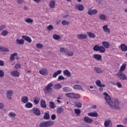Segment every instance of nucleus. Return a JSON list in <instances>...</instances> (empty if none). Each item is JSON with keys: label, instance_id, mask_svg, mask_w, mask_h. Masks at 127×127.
Returning a JSON list of instances; mask_svg holds the SVG:
<instances>
[{"label": "nucleus", "instance_id": "dca6fc26", "mask_svg": "<svg viewBox=\"0 0 127 127\" xmlns=\"http://www.w3.org/2000/svg\"><path fill=\"white\" fill-rule=\"evenodd\" d=\"M41 108H47V105H46V102L45 100L41 99Z\"/></svg>", "mask_w": 127, "mask_h": 127}, {"label": "nucleus", "instance_id": "4468645a", "mask_svg": "<svg viewBox=\"0 0 127 127\" xmlns=\"http://www.w3.org/2000/svg\"><path fill=\"white\" fill-rule=\"evenodd\" d=\"M22 38L24 39L26 41H27V42H29V43H31L32 41V40H31V38L27 36L23 35L22 36Z\"/></svg>", "mask_w": 127, "mask_h": 127}, {"label": "nucleus", "instance_id": "774afa93", "mask_svg": "<svg viewBox=\"0 0 127 127\" xmlns=\"http://www.w3.org/2000/svg\"><path fill=\"white\" fill-rule=\"evenodd\" d=\"M117 127H127L126 126H124V125H118L117 126Z\"/></svg>", "mask_w": 127, "mask_h": 127}, {"label": "nucleus", "instance_id": "0e129e2a", "mask_svg": "<svg viewBox=\"0 0 127 127\" xmlns=\"http://www.w3.org/2000/svg\"><path fill=\"white\" fill-rule=\"evenodd\" d=\"M24 2V0H17V3H19V4H21V3H23Z\"/></svg>", "mask_w": 127, "mask_h": 127}, {"label": "nucleus", "instance_id": "ea45409f", "mask_svg": "<svg viewBox=\"0 0 127 127\" xmlns=\"http://www.w3.org/2000/svg\"><path fill=\"white\" fill-rule=\"evenodd\" d=\"M53 38L55 39V40H59L61 38V36L57 35V34H54L53 36Z\"/></svg>", "mask_w": 127, "mask_h": 127}, {"label": "nucleus", "instance_id": "603ef678", "mask_svg": "<svg viewBox=\"0 0 127 127\" xmlns=\"http://www.w3.org/2000/svg\"><path fill=\"white\" fill-rule=\"evenodd\" d=\"M67 56H70L72 57L73 55H74V52H67Z\"/></svg>", "mask_w": 127, "mask_h": 127}, {"label": "nucleus", "instance_id": "2f4dec72", "mask_svg": "<svg viewBox=\"0 0 127 127\" xmlns=\"http://www.w3.org/2000/svg\"><path fill=\"white\" fill-rule=\"evenodd\" d=\"M98 51L101 52V53H105L106 52V48H105L103 46H100L99 47V50Z\"/></svg>", "mask_w": 127, "mask_h": 127}, {"label": "nucleus", "instance_id": "2eb2a0df", "mask_svg": "<svg viewBox=\"0 0 127 127\" xmlns=\"http://www.w3.org/2000/svg\"><path fill=\"white\" fill-rule=\"evenodd\" d=\"M11 75L13 77H19L20 73L17 70H14L11 72Z\"/></svg>", "mask_w": 127, "mask_h": 127}, {"label": "nucleus", "instance_id": "13d9d810", "mask_svg": "<svg viewBox=\"0 0 127 127\" xmlns=\"http://www.w3.org/2000/svg\"><path fill=\"white\" fill-rule=\"evenodd\" d=\"M58 80L61 81V80H65V77L62 75H60L58 77Z\"/></svg>", "mask_w": 127, "mask_h": 127}, {"label": "nucleus", "instance_id": "20e7f679", "mask_svg": "<svg viewBox=\"0 0 127 127\" xmlns=\"http://www.w3.org/2000/svg\"><path fill=\"white\" fill-rule=\"evenodd\" d=\"M32 113L36 115V116H40L41 115V112H40V109L39 108H34L32 111Z\"/></svg>", "mask_w": 127, "mask_h": 127}, {"label": "nucleus", "instance_id": "bf43d9fd", "mask_svg": "<svg viewBox=\"0 0 127 127\" xmlns=\"http://www.w3.org/2000/svg\"><path fill=\"white\" fill-rule=\"evenodd\" d=\"M116 85H117V87L118 88H122L123 87V86L122 85V84L120 82L116 83Z\"/></svg>", "mask_w": 127, "mask_h": 127}, {"label": "nucleus", "instance_id": "c9c22d12", "mask_svg": "<svg viewBox=\"0 0 127 127\" xmlns=\"http://www.w3.org/2000/svg\"><path fill=\"white\" fill-rule=\"evenodd\" d=\"M74 90H83V87H82L80 85H75L73 86Z\"/></svg>", "mask_w": 127, "mask_h": 127}, {"label": "nucleus", "instance_id": "aec40b11", "mask_svg": "<svg viewBox=\"0 0 127 127\" xmlns=\"http://www.w3.org/2000/svg\"><path fill=\"white\" fill-rule=\"evenodd\" d=\"M61 73H62V70L60 69V70H57V72L54 73V74L53 75V78H56V77H57V76H58V75H60V74H61Z\"/></svg>", "mask_w": 127, "mask_h": 127}, {"label": "nucleus", "instance_id": "0eeeda50", "mask_svg": "<svg viewBox=\"0 0 127 127\" xmlns=\"http://www.w3.org/2000/svg\"><path fill=\"white\" fill-rule=\"evenodd\" d=\"M94 71H95V72L98 74H100L104 72V70L102 69V68L99 67H94Z\"/></svg>", "mask_w": 127, "mask_h": 127}, {"label": "nucleus", "instance_id": "8fccbe9b", "mask_svg": "<svg viewBox=\"0 0 127 127\" xmlns=\"http://www.w3.org/2000/svg\"><path fill=\"white\" fill-rule=\"evenodd\" d=\"M74 113L76 115H79L81 114V110H80V109H74Z\"/></svg>", "mask_w": 127, "mask_h": 127}, {"label": "nucleus", "instance_id": "79ce46f5", "mask_svg": "<svg viewBox=\"0 0 127 127\" xmlns=\"http://www.w3.org/2000/svg\"><path fill=\"white\" fill-rule=\"evenodd\" d=\"M106 15H104V14H100L99 15V19H100V20H103L105 21L106 20Z\"/></svg>", "mask_w": 127, "mask_h": 127}, {"label": "nucleus", "instance_id": "f704fd0d", "mask_svg": "<svg viewBox=\"0 0 127 127\" xmlns=\"http://www.w3.org/2000/svg\"><path fill=\"white\" fill-rule=\"evenodd\" d=\"M126 67H127L126 64H123L120 67L119 72H123V71H125V69H126Z\"/></svg>", "mask_w": 127, "mask_h": 127}, {"label": "nucleus", "instance_id": "f03ea898", "mask_svg": "<svg viewBox=\"0 0 127 127\" xmlns=\"http://www.w3.org/2000/svg\"><path fill=\"white\" fill-rule=\"evenodd\" d=\"M54 122L52 121H44L42 122L39 125V127H52Z\"/></svg>", "mask_w": 127, "mask_h": 127}, {"label": "nucleus", "instance_id": "ddd939ff", "mask_svg": "<svg viewBox=\"0 0 127 127\" xmlns=\"http://www.w3.org/2000/svg\"><path fill=\"white\" fill-rule=\"evenodd\" d=\"M16 44L20 45H23L24 44V40L21 39L20 40L17 39L15 40Z\"/></svg>", "mask_w": 127, "mask_h": 127}, {"label": "nucleus", "instance_id": "7ed1b4c3", "mask_svg": "<svg viewBox=\"0 0 127 127\" xmlns=\"http://www.w3.org/2000/svg\"><path fill=\"white\" fill-rule=\"evenodd\" d=\"M51 87H53V83H50L47 86L44 88V91L46 94H50L53 91V89Z\"/></svg>", "mask_w": 127, "mask_h": 127}, {"label": "nucleus", "instance_id": "a878e982", "mask_svg": "<svg viewBox=\"0 0 127 127\" xmlns=\"http://www.w3.org/2000/svg\"><path fill=\"white\" fill-rule=\"evenodd\" d=\"M94 58H95V59H96V60L100 61V60H102V55L95 54L94 55Z\"/></svg>", "mask_w": 127, "mask_h": 127}, {"label": "nucleus", "instance_id": "b1692460", "mask_svg": "<svg viewBox=\"0 0 127 127\" xmlns=\"http://www.w3.org/2000/svg\"><path fill=\"white\" fill-rule=\"evenodd\" d=\"M63 91H64V92H65V93H68L69 92H71L72 89H71V88L69 87H64L63 88Z\"/></svg>", "mask_w": 127, "mask_h": 127}, {"label": "nucleus", "instance_id": "5701e85b", "mask_svg": "<svg viewBox=\"0 0 127 127\" xmlns=\"http://www.w3.org/2000/svg\"><path fill=\"white\" fill-rule=\"evenodd\" d=\"M63 73L65 75V76H66L67 77H71V73L67 69L64 70Z\"/></svg>", "mask_w": 127, "mask_h": 127}, {"label": "nucleus", "instance_id": "338daca9", "mask_svg": "<svg viewBox=\"0 0 127 127\" xmlns=\"http://www.w3.org/2000/svg\"><path fill=\"white\" fill-rule=\"evenodd\" d=\"M3 108H4L3 104L2 103H0V109L1 110H3Z\"/></svg>", "mask_w": 127, "mask_h": 127}, {"label": "nucleus", "instance_id": "c03bdc74", "mask_svg": "<svg viewBox=\"0 0 127 127\" xmlns=\"http://www.w3.org/2000/svg\"><path fill=\"white\" fill-rule=\"evenodd\" d=\"M99 49H100V46L99 45H96L93 47L94 51H99Z\"/></svg>", "mask_w": 127, "mask_h": 127}, {"label": "nucleus", "instance_id": "e433bc0d", "mask_svg": "<svg viewBox=\"0 0 127 127\" xmlns=\"http://www.w3.org/2000/svg\"><path fill=\"white\" fill-rule=\"evenodd\" d=\"M61 88H62V85L59 84H56L54 86V88L56 90H60V89H61Z\"/></svg>", "mask_w": 127, "mask_h": 127}, {"label": "nucleus", "instance_id": "1a4fd4ad", "mask_svg": "<svg viewBox=\"0 0 127 127\" xmlns=\"http://www.w3.org/2000/svg\"><path fill=\"white\" fill-rule=\"evenodd\" d=\"M75 8L79 10V11H83L84 10V6L81 4H77L75 5Z\"/></svg>", "mask_w": 127, "mask_h": 127}, {"label": "nucleus", "instance_id": "49530a36", "mask_svg": "<svg viewBox=\"0 0 127 127\" xmlns=\"http://www.w3.org/2000/svg\"><path fill=\"white\" fill-rule=\"evenodd\" d=\"M25 21L27 23H33V20L31 19V18H28L25 20Z\"/></svg>", "mask_w": 127, "mask_h": 127}, {"label": "nucleus", "instance_id": "6e6d98bb", "mask_svg": "<svg viewBox=\"0 0 127 127\" xmlns=\"http://www.w3.org/2000/svg\"><path fill=\"white\" fill-rule=\"evenodd\" d=\"M43 46V45L41 43H38L36 46L37 48H42Z\"/></svg>", "mask_w": 127, "mask_h": 127}, {"label": "nucleus", "instance_id": "4be33fe9", "mask_svg": "<svg viewBox=\"0 0 127 127\" xmlns=\"http://www.w3.org/2000/svg\"><path fill=\"white\" fill-rule=\"evenodd\" d=\"M102 45H103V47H105V48H110V43L107 41L102 42Z\"/></svg>", "mask_w": 127, "mask_h": 127}, {"label": "nucleus", "instance_id": "864d4df0", "mask_svg": "<svg viewBox=\"0 0 127 127\" xmlns=\"http://www.w3.org/2000/svg\"><path fill=\"white\" fill-rule=\"evenodd\" d=\"M62 24H63V25H68V24H69V22L66 21V20H63Z\"/></svg>", "mask_w": 127, "mask_h": 127}, {"label": "nucleus", "instance_id": "72a5a7b5", "mask_svg": "<svg viewBox=\"0 0 127 127\" xmlns=\"http://www.w3.org/2000/svg\"><path fill=\"white\" fill-rule=\"evenodd\" d=\"M49 6L51 8H54V6H55V0L51 1L49 4Z\"/></svg>", "mask_w": 127, "mask_h": 127}, {"label": "nucleus", "instance_id": "3c124183", "mask_svg": "<svg viewBox=\"0 0 127 127\" xmlns=\"http://www.w3.org/2000/svg\"><path fill=\"white\" fill-rule=\"evenodd\" d=\"M101 82L100 81V80H98L96 81V85L98 86V87H100L101 85Z\"/></svg>", "mask_w": 127, "mask_h": 127}, {"label": "nucleus", "instance_id": "cd10ccee", "mask_svg": "<svg viewBox=\"0 0 127 127\" xmlns=\"http://www.w3.org/2000/svg\"><path fill=\"white\" fill-rule=\"evenodd\" d=\"M15 56H17V53H15L11 54L10 58H9L10 61H13V60H14L15 59L14 58Z\"/></svg>", "mask_w": 127, "mask_h": 127}, {"label": "nucleus", "instance_id": "bb28decb", "mask_svg": "<svg viewBox=\"0 0 127 127\" xmlns=\"http://www.w3.org/2000/svg\"><path fill=\"white\" fill-rule=\"evenodd\" d=\"M121 50L122 51L126 52L127 50V46L126 45V44H122L121 45Z\"/></svg>", "mask_w": 127, "mask_h": 127}, {"label": "nucleus", "instance_id": "423d86ee", "mask_svg": "<svg viewBox=\"0 0 127 127\" xmlns=\"http://www.w3.org/2000/svg\"><path fill=\"white\" fill-rule=\"evenodd\" d=\"M6 98L8 100H12V98H11V96H12V94H13V91L11 90H9L6 92Z\"/></svg>", "mask_w": 127, "mask_h": 127}, {"label": "nucleus", "instance_id": "58836bf2", "mask_svg": "<svg viewBox=\"0 0 127 127\" xmlns=\"http://www.w3.org/2000/svg\"><path fill=\"white\" fill-rule=\"evenodd\" d=\"M87 33L88 36L91 38H95V37H96V35H95L94 33L91 32H87Z\"/></svg>", "mask_w": 127, "mask_h": 127}, {"label": "nucleus", "instance_id": "09e8293b", "mask_svg": "<svg viewBox=\"0 0 127 127\" xmlns=\"http://www.w3.org/2000/svg\"><path fill=\"white\" fill-rule=\"evenodd\" d=\"M4 76V71L2 70H0V78H2Z\"/></svg>", "mask_w": 127, "mask_h": 127}, {"label": "nucleus", "instance_id": "412c9836", "mask_svg": "<svg viewBox=\"0 0 127 127\" xmlns=\"http://www.w3.org/2000/svg\"><path fill=\"white\" fill-rule=\"evenodd\" d=\"M50 119V116L49 115V111H47L45 113L44 116V120H49Z\"/></svg>", "mask_w": 127, "mask_h": 127}, {"label": "nucleus", "instance_id": "052dcab7", "mask_svg": "<svg viewBox=\"0 0 127 127\" xmlns=\"http://www.w3.org/2000/svg\"><path fill=\"white\" fill-rule=\"evenodd\" d=\"M51 119L52 120V121H54V120L56 119V115H55V114H53L51 116Z\"/></svg>", "mask_w": 127, "mask_h": 127}, {"label": "nucleus", "instance_id": "a18cd8bd", "mask_svg": "<svg viewBox=\"0 0 127 127\" xmlns=\"http://www.w3.org/2000/svg\"><path fill=\"white\" fill-rule=\"evenodd\" d=\"M75 107H76V108H82V103L79 102H75Z\"/></svg>", "mask_w": 127, "mask_h": 127}, {"label": "nucleus", "instance_id": "c85d7f7f", "mask_svg": "<svg viewBox=\"0 0 127 127\" xmlns=\"http://www.w3.org/2000/svg\"><path fill=\"white\" fill-rule=\"evenodd\" d=\"M49 107L50 109H55L56 108V105H55V104L54 102L51 101L49 102Z\"/></svg>", "mask_w": 127, "mask_h": 127}, {"label": "nucleus", "instance_id": "4c0bfd02", "mask_svg": "<svg viewBox=\"0 0 127 127\" xmlns=\"http://www.w3.org/2000/svg\"><path fill=\"white\" fill-rule=\"evenodd\" d=\"M7 34H8V31L6 30H3L0 33V35H2V36H6Z\"/></svg>", "mask_w": 127, "mask_h": 127}, {"label": "nucleus", "instance_id": "4d7b16f0", "mask_svg": "<svg viewBox=\"0 0 127 127\" xmlns=\"http://www.w3.org/2000/svg\"><path fill=\"white\" fill-rule=\"evenodd\" d=\"M47 29L48 30H52V29H53V26H52V25L48 26Z\"/></svg>", "mask_w": 127, "mask_h": 127}, {"label": "nucleus", "instance_id": "473e14b6", "mask_svg": "<svg viewBox=\"0 0 127 127\" xmlns=\"http://www.w3.org/2000/svg\"><path fill=\"white\" fill-rule=\"evenodd\" d=\"M64 111V109L62 107H59L57 109V113L60 115Z\"/></svg>", "mask_w": 127, "mask_h": 127}, {"label": "nucleus", "instance_id": "37998d69", "mask_svg": "<svg viewBox=\"0 0 127 127\" xmlns=\"http://www.w3.org/2000/svg\"><path fill=\"white\" fill-rule=\"evenodd\" d=\"M8 51H9V50H8V49H7V48L2 47L1 48L0 52H8Z\"/></svg>", "mask_w": 127, "mask_h": 127}, {"label": "nucleus", "instance_id": "f257e3e1", "mask_svg": "<svg viewBox=\"0 0 127 127\" xmlns=\"http://www.w3.org/2000/svg\"><path fill=\"white\" fill-rule=\"evenodd\" d=\"M104 96V99L106 101L105 102L106 104L109 105V107L111 108V109H113L114 110H121V108L120 107V102L119 100L117 99L111 100V96L109 95L107 92H104L103 93Z\"/></svg>", "mask_w": 127, "mask_h": 127}, {"label": "nucleus", "instance_id": "6ab92c4d", "mask_svg": "<svg viewBox=\"0 0 127 127\" xmlns=\"http://www.w3.org/2000/svg\"><path fill=\"white\" fill-rule=\"evenodd\" d=\"M104 32H107V33H110L111 32V31L110 30V29L108 28V25H105L103 26L102 27Z\"/></svg>", "mask_w": 127, "mask_h": 127}, {"label": "nucleus", "instance_id": "a19ab883", "mask_svg": "<svg viewBox=\"0 0 127 127\" xmlns=\"http://www.w3.org/2000/svg\"><path fill=\"white\" fill-rule=\"evenodd\" d=\"M110 124H111V120L108 119L104 122V126L105 127H109V125H110Z\"/></svg>", "mask_w": 127, "mask_h": 127}, {"label": "nucleus", "instance_id": "7c9ffc66", "mask_svg": "<svg viewBox=\"0 0 127 127\" xmlns=\"http://www.w3.org/2000/svg\"><path fill=\"white\" fill-rule=\"evenodd\" d=\"M65 96L68 98H70V99H74V93H66Z\"/></svg>", "mask_w": 127, "mask_h": 127}, {"label": "nucleus", "instance_id": "e2e57ef3", "mask_svg": "<svg viewBox=\"0 0 127 127\" xmlns=\"http://www.w3.org/2000/svg\"><path fill=\"white\" fill-rule=\"evenodd\" d=\"M14 68L16 69H19V68H20V64H16L14 66Z\"/></svg>", "mask_w": 127, "mask_h": 127}, {"label": "nucleus", "instance_id": "393cba45", "mask_svg": "<svg viewBox=\"0 0 127 127\" xmlns=\"http://www.w3.org/2000/svg\"><path fill=\"white\" fill-rule=\"evenodd\" d=\"M25 107L27 109H30L33 107V104L30 102H27L25 105Z\"/></svg>", "mask_w": 127, "mask_h": 127}, {"label": "nucleus", "instance_id": "69168bd1", "mask_svg": "<svg viewBox=\"0 0 127 127\" xmlns=\"http://www.w3.org/2000/svg\"><path fill=\"white\" fill-rule=\"evenodd\" d=\"M65 48L62 47L60 48V51L61 52V53H63V52H64V50Z\"/></svg>", "mask_w": 127, "mask_h": 127}, {"label": "nucleus", "instance_id": "f8f14e48", "mask_svg": "<svg viewBox=\"0 0 127 127\" xmlns=\"http://www.w3.org/2000/svg\"><path fill=\"white\" fill-rule=\"evenodd\" d=\"M29 101L28 96H24L21 98V102L24 104H26Z\"/></svg>", "mask_w": 127, "mask_h": 127}, {"label": "nucleus", "instance_id": "9b49d317", "mask_svg": "<svg viewBox=\"0 0 127 127\" xmlns=\"http://www.w3.org/2000/svg\"><path fill=\"white\" fill-rule=\"evenodd\" d=\"M88 36L86 34H78L77 38L78 39H86Z\"/></svg>", "mask_w": 127, "mask_h": 127}, {"label": "nucleus", "instance_id": "5fc2aeb1", "mask_svg": "<svg viewBox=\"0 0 127 127\" xmlns=\"http://www.w3.org/2000/svg\"><path fill=\"white\" fill-rule=\"evenodd\" d=\"M16 116V114L15 113H13L12 112H10L9 113V117H10V118H12V117H15Z\"/></svg>", "mask_w": 127, "mask_h": 127}, {"label": "nucleus", "instance_id": "de8ad7c7", "mask_svg": "<svg viewBox=\"0 0 127 127\" xmlns=\"http://www.w3.org/2000/svg\"><path fill=\"white\" fill-rule=\"evenodd\" d=\"M80 94H73V99H80Z\"/></svg>", "mask_w": 127, "mask_h": 127}, {"label": "nucleus", "instance_id": "39448f33", "mask_svg": "<svg viewBox=\"0 0 127 127\" xmlns=\"http://www.w3.org/2000/svg\"><path fill=\"white\" fill-rule=\"evenodd\" d=\"M117 75L119 77V78H120V79H122V80H127V76L126 75V74H125V73L122 72H118Z\"/></svg>", "mask_w": 127, "mask_h": 127}, {"label": "nucleus", "instance_id": "a211bd4d", "mask_svg": "<svg viewBox=\"0 0 127 127\" xmlns=\"http://www.w3.org/2000/svg\"><path fill=\"white\" fill-rule=\"evenodd\" d=\"M89 117H93L94 118H98V113L97 112H90L88 113Z\"/></svg>", "mask_w": 127, "mask_h": 127}, {"label": "nucleus", "instance_id": "c756f323", "mask_svg": "<svg viewBox=\"0 0 127 127\" xmlns=\"http://www.w3.org/2000/svg\"><path fill=\"white\" fill-rule=\"evenodd\" d=\"M33 101L34 104H35V105H37L40 101V97H34Z\"/></svg>", "mask_w": 127, "mask_h": 127}, {"label": "nucleus", "instance_id": "9d476101", "mask_svg": "<svg viewBox=\"0 0 127 127\" xmlns=\"http://www.w3.org/2000/svg\"><path fill=\"white\" fill-rule=\"evenodd\" d=\"M84 121L87 124H92V123H93V120L88 117H84Z\"/></svg>", "mask_w": 127, "mask_h": 127}, {"label": "nucleus", "instance_id": "6e6552de", "mask_svg": "<svg viewBox=\"0 0 127 127\" xmlns=\"http://www.w3.org/2000/svg\"><path fill=\"white\" fill-rule=\"evenodd\" d=\"M98 11L96 9H89L88 11V14H89V15H93V14H96Z\"/></svg>", "mask_w": 127, "mask_h": 127}, {"label": "nucleus", "instance_id": "680f3d73", "mask_svg": "<svg viewBox=\"0 0 127 127\" xmlns=\"http://www.w3.org/2000/svg\"><path fill=\"white\" fill-rule=\"evenodd\" d=\"M5 27H6V26H5L4 25H2L0 26V30L1 31L3 29H4V28H5Z\"/></svg>", "mask_w": 127, "mask_h": 127}, {"label": "nucleus", "instance_id": "f3484780", "mask_svg": "<svg viewBox=\"0 0 127 127\" xmlns=\"http://www.w3.org/2000/svg\"><path fill=\"white\" fill-rule=\"evenodd\" d=\"M39 73L41 75H47L48 71L46 68H43L39 71Z\"/></svg>", "mask_w": 127, "mask_h": 127}]
</instances>
